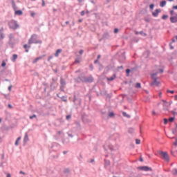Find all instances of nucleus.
<instances>
[{
    "mask_svg": "<svg viewBox=\"0 0 177 177\" xmlns=\"http://www.w3.org/2000/svg\"><path fill=\"white\" fill-rule=\"evenodd\" d=\"M28 140H30V139L28 138V133H26L24 138V143H27V142H28Z\"/></svg>",
    "mask_w": 177,
    "mask_h": 177,
    "instance_id": "obj_15",
    "label": "nucleus"
},
{
    "mask_svg": "<svg viewBox=\"0 0 177 177\" xmlns=\"http://www.w3.org/2000/svg\"><path fill=\"white\" fill-rule=\"evenodd\" d=\"M24 49H26V52L28 53V50L30 49V48H31V44H29V45L24 44Z\"/></svg>",
    "mask_w": 177,
    "mask_h": 177,
    "instance_id": "obj_17",
    "label": "nucleus"
},
{
    "mask_svg": "<svg viewBox=\"0 0 177 177\" xmlns=\"http://www.w3.org/2000/svg\"><path fill=\"white\" fill-rule=\"evenodd\" d=\"M75 63H80V59H75Z\"/></svg>",
    "mask_w": 177,
    "mask_h": 177,
    "instance_id": "obj_64",
    "label": "nucleus"
},
{
    "mask_svg": "<svg viewBox=\"0 0 177 177\" xmlns=\"http://www.w3.org/2000/svg\"><path fill=\"white\" fill-rule=\"evenodd\" d=\"M174 146H177V138H176V141L174 142Z\"/></svg>",
    "mask_w": 177,
    "mask_h": 177,
    "instance_id": "obj_56",
    "label": "nucleus"
},
{
    "mask_svg": "<svg viewBox=\"0 0 177 177\" xmlns=\"http://www.w3.org/2000/svg\"><path fill=\"white\" fill-rule=\"evenodd\" d=\"M138 169H140V171H153V169L151 167H149V166H142V167H138Z\"/></svg>",
    "mask_w": 177,
    "mask_h": 177,
    "instance_id": "obj_7",
    "label": "nucleus"
},
{
    "mask_svg": "<svg viewBox=\"0 0 177 177\" xmlns=\"http://www.w3.org/2000/svg\"><path fill=\"white\" fill-rule=\"evenodd\" d=\"M136 88L137 89H140V88H142V86H141L140 83H136Z\"/></svg>",
    "mask_w": 177,
    "mask_h": 177,
    "instance_id": "obj_30",
    "label": "nucleus"
},
{
    "mask_svg": "<svg viewBox=\"0 0 177 177\" xmlns=\"http://www.w3.org/2000/svg\"><path fill=\"white\" fill-rule=\"evenodd\" d=\"M66 85V80H64V79H63V77L60 78V86H62V88H63V86H64Z\"/></svg>",
    "mask_w": 177,
    "mask_h": 177,
    "instance_id": "obj_13",
    "label": "nucleus"
},
{
    "mask_svg": "<svg viewBox=\"0 0 177 177\" xmlns=\"http://www.w3.org/2000/svg\"><path fill=\"white\" fill-rule=\"evenodd\" d=\"M37 38H38V36H37V35H32V36L28 40V44L31 45L32 44H42V41L37 40Z\"/></svg>",
    "mask_w": 177,
    "mask_h": 177,
    "instance_id": "obj_3",
    "label": "nucleus"
},
{
    "mask_svg": "<svg viewBox=\"0 0 177 177\" xmlns=\"http://www.w3.org/2000/svg\"><path fill=\"white\" fill-rule=\"evenodd\" d=\"M17 57H18L17 54H14L12 55V57L11 58V60L13 62V63H15L16 62V60H17Z\"/></svg>",
    "mask_w": 177,
    "mask_h": 177,
    "instance_id": "obj_19",
    "label": "nucleus"
},
{
    "mask_svg": "<svg viewBox=\"0 0 177 177\" xmlns=\"http://www.w3.org/2000/svg\"><path fill=\"white\" fill-rule=\"evenodd\" d=\"M158 75V72H156L154 73L151 74V78H152V80H153L150 84L151 86H154V85H156V86H160V82L157 81V80H158V77H156Z\"/></svg>",
    "mask_w": 177,
    "mask_h": 177,
    "instance_id": "obj_2",
    "label": "nucleus"
},
{
    "mask_svg": "<svg viewBox=\"0 0 177 177\" xmlns=\"http://www.w3.org/2000/svg\"><path fill=\"white\" fill-rule=\"evenodd\" d=\"M53 59V56H52V55H50V56L48 57V62H50V59Z\"/></svg>",
    "mask_w": 177,
    "mask_h": 177,
    "instance_id": "obj_49",
    "label": "nucleus"
},
{
    "mask_svg": "<svg viewBox=\"0 0 177 177\" xmlns=\"http://www.w3.org/2000/svg\"><path fill=\"white\" fill-rule=\"evenodd\" d=\"M165 5H167V1H162L160 3V8H164V6H165Z\"/></svg>",
    "mask_w": 177,
    "mask_h": 177,
    "instance_id": "obj_23",
    "label": "nucleus"
},
{
    "mask_svg": "<svg viewBox=\"0 0 177 177\" xmlns=\"http://www.w3.org/2000/svg\"><path fill=\"white\" fill-rule=\"evenodd\" d=\"M55 82H52L50 85V88L51 89V91H55V89H56V86H53L55 85Z\"/></svg>",
    "mask_w": 177,
    "mask_h": 177,
    "instance_id": "obj_21",
    "label": "nucleus"
},
{
    "mask_svg": "<svg viewBox=\"0 0 177 177\" xmlns=\"http://www.w3.org/2000/svg\"><path fill=\"white\" fill-rule=\"evenodd\" d=\"M170 21L171 23H177V14L175 16L170 17Z\"/></svg>",
    "mask_w": 177,
    "mask_h": 177,
    "instance_id": "obj_11",
    "label": "nucleus"
},
{
    "mask_svg": "<svg viewBox=\"0 0 177 177\" xmlns=\"http://www.w3.org/2000/svg\"><path fill=\"white\" fill-rule=\"evenodd\" d=\"M162 20H167V19H168V15H164L162 17Z\"/></svg>",
    "mask_w": 177,
    "mask_h": 177,
    "instance_id": "obj_34",
    "label": "nucleus"
},
{
    "mask_svg": "<svg viewBox=\"0 0 177 177\" xmlns=\"http://www.w3.org/2000/svg\"><path fill=\"white\" fill-rule=\"evenodd\" d=\"M109 117H110L111 118L112 117H114V112H111V113H109Z\"/></svg>",
    "mask_w": 177,
    "mask_h": 177,
    "instance_id": "obj_35",
    "label": "nucleus"
},
{
    "mask_svg": "<svg viewBox=\"0 0 177 177\" xmlns=\"http://www.w3.org/2000/svg\"><path fill=\"white\" fill-rule=\"evenodd\" d=\"M174 13V10H170V15H173Z\"/></svg>",
    "mask_w": 177,
    "mask_h": 177,
    "instance_id": "obj_63",
    "label": "nucleus"
},
{
    "mask_svg": "<svg viewBox=\"0 0 177 177\" xmlns=\"http://www.w3.org/2000/svg\"><path fill=\"white\" fill-rule=\"evenodd\" d=\"M167 93H175V91H171V90H167Z\"/></svg>",
    "mask_w": 177,
    "mask_h": 177,
    "instance_id": "obj_48",
    "label": "nucleus"
},
{
    "mask_svg": "<svg viewBox=\"0 0 177 177\" xmlns=\"http://www.w3.org/2000/svg\"><path fill=\"white\" fill-rule=\"evenodd\" d=\"M159 71H160V73H164V69L160 68V69H159Z\"/></svg>",
    "mask_w": 177,
    "mask_h": 177,
    "instance_id": "obj_59",
    "label": "nucleus"
},
{
    "mask_svg": "<svg viewBox=\"0 0 177 177\" xmlns=\"http://www.w3.org/2000/svg\"><path fill=\"white\" fill-rule=\"evenodd\" d=\"M158 13H161L160 9H156L155 12H152V16H153V17H158Z\"/></svg>",
    "mask_w": 177,
    "mask_h": 177,
    "instance_id": "obj_8",
    "label": "nucleus"
},
{
    "mask_svg": "<svg viewBox=\"0 0 177 177\" xmlns=\"http://www.w3.org/2000/svg\"><path fill=\"white\" fill-rule=\"evenodd\" d=\"M2 31H3V28H1V29H0V41L1 39H3V38H5V35H3Z\"/></svg>",
    "mask_w": 177,
    "mask_h": 177,
    "instance_id": "obj_18",
    "label": "nucleus"
},
{
    "mask_svg": "<svg viewBox=\"0 0 177 177\" xmlns=\"http://www.w3.org/2000/svg\"><path fill=\"white\" fill-rule=\"evenodd\" d=\"M123 117H127V118H129L131 116L127 113V112H122Z\"/></svg>",
    "mask_w": 177,
    "mask_h": 177,
    "instance_id": "obj_28",
    "label": "nucleus"
},
{
    "mask_svg": "<svg viewBox=\"0 0 177 177\" xmlns=\"http://www.w3.org/2000/svg\"><path fill=\"white\" fill-rule=\"evenodd\" d=\"M89 162H91V164L95 162V159H91V160L89 161Z\"/></svg>",
    "mask_w": 177,
    "mask_h": 177,
    "instance_id": "obj_57",
    "label": "nucleus"
},
{
    "mask_svg": "<svg viewBox=\"0 0 177 177\" xmlns=\"http://www.w3.org/2000/svg\"><path fill=\"white\" fill-rule=\"evenodd\" d=\"M30 15L32 17H34V16H35V12H31Z\"/></svg>",
    "mask_w": 177,
    "mask_h": 177,
    "instance_id": "obj_62",
    "label": "nucleus"
},
{
    "mask_svg": "<svg viewBox=\"0 0 177 177\" xmlns=\"http://www.w3.org/2000/svg\"><path fill=\"white\" fill-rule=\"evenodd\" d=\"M8 38H9V40H13V39L15 38V35L11 33L8 35Z\"/></svg>",
    "mask_w": 177,
    "mask_h": 177,
    "instance_id": "obj_27",
    "label": "nucleus"
},
{
    "mask_svg": "<svg viewBox=\"0 0 177 177\" xmlns=\"http://www.w3.org/2000/svg\"><path fill=\"white\" fill-rule=\"evenodd\" d=\"M136 145H140V140L136 139Z\"/></svg>",
    "mask_w": 177,
    "mask_h": 177,
    "instance_id": "obj_40",
    "label": "nucleus"
},
{
    "mask_svg": "<svg viewBox=\"0 0 177 177\" xmlns=\"http://www.w3.org/2000/svg\"><path fill=\"white\" fill-rule=\"evenodd\" d=\"M64 173L65 174H69L70 173V169H65Z\"/></svg>",
    "mask_w": 177,
    "mask_h": 177,
    "instance_id": "obj_39",
    "label": "nucleus"
},
{
    "mask_svg": "<svg viewBox=\"0 0 177 177\" xmlns=\"http://www.w3.org/2000/svg\"><path fill=\"white\" fill-rule=\"evenodd\" d=\"M78 80L80 81V82H83V83H91V82H93V77H92V75H90L88 77H86L85 75H80L78 77Z\"/></svg>",
    "mask_w": 177,
    "mask_h": 177,
    "instance_id": "obj_1",
    "label": "nucleus"
},
{
    "mask_svg": "<svg viewBox=\"0 0 177 177\" xmlns=\"http://www.w3.org/2000/svg\"><path fill=\"white\" fill-rule=\"evenodd\" d=\"M171 114H173V115H177V113L175 112V111H171Z\"/></svg>",
    "mask_w": 177,
    "mask_h": 177,
    "instance_id": "obj_50",
    "label": "nucleus"
},
{
    "mask_svg": "<svg viewBox=\"0 0 177 177\" xmlns=\"http://www.w3.org/2000/svg\"><path fill=\"white\" fill-rule=\"evenodd\" d=\"M21 139V137H19L15 141V146H19V141Z\"/></svg>",
    "mask_w": 177,
    "mask_h": 177,
    "instance_id": "obj_31",
    "label": "nucleus"
},
{
    "mask_svg": "<svg viewBox=\"0 0 177 177\" xmlns=\"http://www.w3.org/2000/svg\"><path fill=\"white\" fill-rule=\"evenodd\" d=\"M73 97H74L73 103L75 104L77 102L78 104H81V102H82L81 98H77V96H75V95H74Z\"/></svg>",
    "mask_w": 177,
    "mask_h": 177,
    "instance_id": "obj_10",
    "label": "nucleus"
},
{
    "mask_svg": "<svg viewBox=\"0 0 177 177\" xmlns=\"http://www.w3.org/2000/svg\"><path fill=\"white\" fill-rule=\"evenodd\" d=\"M30 120H32V118H37V115H32L29 117Z\"/></svg>",
    "mask_w": 177,
    "mask_h": 177,
    "instance_id": "obj_37",
    "label": "nucleus"
},
{
    "mask_svg": "<svg viewBox=\"0 0 177 177\" xmlns=\"http://www.w3.org/2000/svg\"><path fill=\"white\" fill-rule=\"evenodd\" d=\"M68 136L69 138H74V136H73V134H70L69 133H68Z\"/></svg>",
    "mask_w": 177,
    "mask_h": 177,
    "instance_id": "obj_54",
    "label": "nucleus"
},
{
    "mask_svg": "<svg viewBox=\"0 0 177 177\" xmlns=\"http://www.w3.org/2000/svg\"><path fill=\"white\" fill-rule=\"evenodd\" d=\"M5 66H6V62H5V61H3L1 64V67H5Z\"/></svg>",
    "mask_w": 177,
    "mask_h": 177,
    "instance_id": "obj_43",
    "label": "nucleus"
},
{
    "mask_svg": "<svg viewBox=\"0 0 177 177\" xmlns=\"http://www.w3.org/2000/svg\"><path fill=\"white\" fill-rule=\"evenodd\" d=\"M15 15H18V16H21L23 15V11L19 10H15Z\"/></svg>",
    "mask_w": 177,
    "mask_h": 177,
    "instance_id": "obj_24",
    "label": "nucleus"
},
{
    "mask_svg": "<svg viewBox=\"0 0 177 177\" xmlns=\"http://www.w3.org/2000/svg\"><path fill=\"white\" fill-rule=\"evenodd\" d=\"M41 6H45V0H41Z\"/></svg>",
    "mask_w": 177,
    "mask_h": 177,
    "instance_id": "obj_51",
    "label": "nucleus"
},
{
    "mask_svg": "<svg viewBox=\"0 0 177 177\" xmlns=\"http://www.w3.org/2000/svg\"><path fill=\"white\" fill-rule=\"evenodd\" d=\"M169 106H171V103L169 102L163 104V110H165V111H169V110L168 109V108L169 107Z\"/></svg>",
    "mask_w": 177,
    "mask_h": 177,
    "instance_id": "obj_9",
    "label": "nucleus"
},
{
    "mask_svg": "<svg viewBox=\"0 0 177 177\" xmlns=\"http://www.w3.org/2000/svg\"><path fill=\"white\" fill-rule=\"evenodd\" d=\"M8 44L12 47L13 48L14 45H15V43L13 42V40H9L8 41Z\"/></svg>",
    "mask_w": 177,
    "mask_h": 177,
    "instance_id": "obj_26",
    "label": "nucleus"
},
{
    "mask_svg": "<svg viewBox=\"0 0 177 177\" xmlns=\"http://www.w3.org/2000/svg\"><path fill=\"white\" fill-rule=\"evenodd\" d=\"M9 28L12 30H17L19 28V24L17 21L12 20L8 23Z\"/></svg>",
    "mask_w": 177,
    "mask_h": 177,
    "instance_id": "obj_6",
    "label": "nucleus"
},
{
    "mask_svg": "<svg viewBox=\"0 0 177 177\" xmlns=\"http://www.w3.org/2000/svg\"><path fill=\"white\" fill-rule=\"evenodd\" d=\"M172 9H175V10H177V5L176 6H173Z\"/></svg>",
    "mask_w": 177,
    "mask_h": 177,
    "instance_id": "obj_61",
    "label": "nucleus"
},
{
    "mask_svg": "<svg viewBox=\"0 0 177 177\" xmlns=\"http://www.w3.org/2000/svg\"><path fill=\"white\" fill-rule=\"evenodd\" d=\"M163 121H164L165 125H167V124H168V119L165 118V119L163 120Z\"/></svg>",
    "mask_w": 177,
    "mask_h": 177,
    "instance_id": "obj_38",
    "label": "nucleus"
},
{
    "mask_svg": "<svg viewBox=\"0 0 177 177\" xmlns=\"http://www.w3.org/2000/svg\"><path fill=\"white\" fill-rule=\"evenodd\" d=\"M115 77H117V75L115 74H113L112 77H107L106 80L107 81H114V80H115Z\"/></svg>",
    "mask_w": 177,
    "mask_h": 177,
    "instance_id": "obj_20",
    "label": "nucleus"
},
{
    "mask_svg": "<svg viewBox=\"0 0 177 177\" xmlns=\"http://www.w3.org/2000/svg\"><path fill=\"white\" fill-rule=\"evenodd\" d=\"M174 120H175V118L171 117V118H170L169 119V122H174Z\"/></svg>",
    "mask_w": 177,
    "mask_h": 177,
    "instance_id": "obj_41",
    "label": "nucleus"
},
{
    "mask_svg": "<svg viewBox=\"0 0 177 177\" xmlns=\"http://www.w3.org/2000/svg\"><path fill=\"white\" fill-rule=\"evenodd\" d=\"M128 132L129 133H133V132H135V129L133 128H129Z\"/></svg>",
    "mask_w": 177,
    "mask_h": 177,
    "instance_id": "obj_29",
    "label": "nucleus"
},
{
    "mask_svg": "<svg viewBox=\"0 0 177 177\" xmlns=\"http://www.w3.org/2000/svg\"><path fill=\"white\" fill-rule=\"evenodd\" d=\"M12 7L14 10H17V6H16V3H15V0H11Z\"/></svg>",
    "mask_w": 177,
    "mask_h": 177,
    "instance_id": "obj_12",
    "label": "nucleus"
},
{
    "mask_svg": "<svg viewBox=\"0 0 177 177\" xmlns=\"http://www.w3.org/2000/svg\"><path fill=\"white\" fill-rule=\"evenodd\" d=\"M176 131H177L176 129H172V133H174V135H175L176 133Z\"/></svg>",
    "mask_w": 177,
    "mask_h": 177,
    "instance_id": "obj_45",
    "label": "nucleus"
},
{
    "mask_svg": "<svg viewBox=\"0 0 177 177\" xmlns=\"http://www.w3.org/2000/svg\"><path fill=\"white\" fill-rule=\"evenodd\" d=\"M40 59H41V57H37V58L34 60L33 63H37V62L38 60H39Z\"/></svg>",
    "mask_w": 177,
    "mask_h": 177,
    "instance_id": "obj_46",
    "label": "nucleus"
},
{
    "mask_svg": "<svg viewBox=\"0 0 177 177\" xmlns=\"http://www.w3.org/2000/svg\"><path fill=\"white\" fill-rule=\"evenodd\" d=\"M66 120H71V115H66Z\"/></svg>",
    "mask_w": 177,
    "mask_h": 177,
    "instance_id": "obj_42",
    "label": "nucleus"
},
{
    "mask_svg": "<svg viewBox=\"0 0 177 177\" xmlns=\"http://www.w3.org/2000/svg\"><path fill=\"white\" fill-rule=\"evenodd\" d=\"M171 174H172V175H174V176H177V169H174L171 171Z\"/></svg>",
    "mask_w": 177,
    "mask_h": 177,
    "instance_id": "obj_25",
    "label": "nucleus"
},
{
    "mask_svg": "<svg viewBox=\"0 0 177 177\" xmlns=\"http://www.w3.org/2000/svg\"><path fill=\"white\" fill-rule=\"evenodd\" d=\"M158 153L159 156H162V160L166 161L167 162H169V155H168V152L162 151H158Z\"/></svg>",
    "mask_w": 177,
    "mask_h": 177,
    "instance_id": "obj_4",
    "label": "nucleus"
},
{
    "mask_svg": "<svg viewBox=\"0 0 177 177\" xmlns=\"http://www.w3.org/2000/svg\"><path fill=\"white\" fill-rule=\"evenodd\" d=\"M12 86L10 85L8 86V91L10 92V91H12Z\"/></svg>",
    "mask_w": 177,
    "mask_h": 177,
    "instance_id": "obj_53",
    "label": "nucleus"
},
{
    "mask_svg": "<svg viewBox=\"0 0 177 177\" xmlns=\"http://www.w3.org/2000/svg\"><path fill=\"white\" fill-rule=\"evenodd\" d=\"M109 38H110V35L109 34V32L104 33V35H102V39H109Z\"/></svg>",
    "mask_w": 177,
    "mask_h": 177,
    "instance_id": "obj_14",
    "label": "nucleus"
},
{
    "mask_svg": "<svg viewBox=\"0 0 177 177\" xmlns=\"http://www.w3.org/2000/svg\"><path fill=\"white\" fill-rule=\"evenodd\" d=\"M90 70L92 71L93 70V64H90L89 66Z\"/></svg>",
    "mask_w": 177,
    "mask_h": 177,
    "instance_id": "obj_44",
    "label": "nucleus"
},
{
    "mask_svg": "<svg viewBox=\"0 0 177 177\" xmlns=\"http://www.w3.org/2000/svg\"><path fill=\"white\" fill-rule=\"evenodd\" d=\"M139 34H140V35H143V37H147V34L144 33L143 30L140 31Z\"/></svg>",
    "mask_w": 177,
    "mask_h": 177,
    "instance_id": "obj_32",
    "label": "nucleus"
},
{
    "mask_svg": "<svg viewBox=\"0 0 177 177\" xmlns=\"http://www.w3.org/2000/svg\"><path fill=\"white\" fill-rule=\"evenodd\" d=\"M79 53H80V55H82V53H84V50H80L79 51Z\"/></svg>",
    "mask_w": 177,
    "mask_h": 177,
    "instance_id": "obj_58",
    "label": "nucleus"
},
{
    "mask_svg": "<svg viewBox=\"0 0 177 177\" xmlns=\"http://www.w3.org/2000/svg\"><path fill=\"white\" fill-rule=\"evenodd\" d=\"M115 137L116 138V139H120V138H121V136L118 133L115 134Z\"/></svg>",
    "mask_w": 177,
    "mask_h": 177,
    "instance_id": "obj_36",
    "label": "nucleus"
},
{
    "mask_svg": "<svg viewBox=\"0 0 177 177\" xmlns=\"http://www.w3.org/2000/svg\"><path fill=\"white\" fill-rule=\"evenodd\" d=\"M119 146L118 145H116L115 146H113L112 145H106L104 146V149L106 151H107V149H109V150H111V151H114L115 150H118L119 149Z\"/></svg>",
    "mask_w": 177,
    "mask_h": 177,
    "instance_id": "obj_5",
    "label": "nucleus"
},
{
    "mask_svg": "<svg viewBox=\"0 0 177 177\" xmlns=\"http://www.w3.org/2000/svg\"><path fill=\"white\" fill-rule=\"evenodd\" d=\"M75 125H76V128L78 131H80L81 129V124L79 122H76L75 123Z\"/></svg>",
    "mask_w": 177,
    "mask_h": 177,
    "instance_id": "obj_22",
    "label": "nucleus"
},
{
    "mask_svg": "<svg viewBox=\"0 0 177 177\" xmlns=\"http://www.w3.org/2000/svg\"><path fill=\"white\" fill-rule=\"evenodd\" d=\"M19 174H21L22 175H26V173L23 171H20Z\"/></svg>",
    "mask_w": 177,
    "mask_h": 177,
    "instance_id": "obj_60",
    "label": "nucleus"
},
{
    "mask_svg": "<svg viewBox=\"0 0 177 177\" xmlns=\"http://www.w3.org/2000/svg\"><path fill=\"white\" fill-rule=\"evenodd\" d=\"M129 73H131V69L126 70L127 77H129Z\"/></svg>",
    "mask_w": 177,
    "mask_h": 177,
    "instance_id": "obj_33",
    "label": "nucleus"
},
{
    "mask_svg": "<svg viewBox=\"0 0 177 177\" xmlns=\"http://www.w3.org/2000/svg\"><path fill=\"white\" fill-rule=\"evenodd\" d=\"M149 8L151 10L154 9V4H150Z\"/></svg>",
    "mask_w": 177,
    "mask_h": 177,
    "instance_id": "obj_47",
    "label": "nucleus"
},
{
    "mask_svg": "<svg viewBox=\"0 0 177 177\" xmlns=\"http://www.w3.org/2000/svg\"><path fill=\"white\" fill-rule=\"evenodd\" d=\"M85 15V11H82L81 12V16H84Z\"/></svg>",
    "mask_w": 177,
    "mask_h": 177,
    "instance_id": "obj_55",
    "label": "nucleus"
},
{
    "mask_svg": "<svg viewBox=\"0 0 177 177\" xmlns=\"http://www.w3.org/2000/svg\"><path fill=\"white\" fill-rule=\"evenodd\" d=\"M117 32H118V28H115L114 29V33L117 34Z\"/></svg>",
    "mask_w": 177,
    "mask_h": 177,
    "instance_id": "obj_52",
    "label": "nucleus"
},
{
    "mask_svg": "<svg viewBox=\"0 0 177 177\" xmlns=\"http://www.w3.org/2000/svg\"><path fill=\"white\" fill-rule=\"evenodd\" d=\"M62 52H63V50H62V48L57 49L56 53H55V57H59V54L62 53Z\"/></svg>",
    "mask_w": 177,
    "mask_h": 177,
    "instance_id": "obj_16",
    "label": "nucleus"
}]
</instances>
